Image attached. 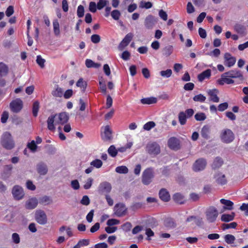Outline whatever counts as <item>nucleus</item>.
Here are the masks:
<instances>
[{"instance_id":"obj_1","label":"nucleus","mask_w":248,"mask_h":248,"mask_svg":"<svg viewBox=\"0 0 248 248\" xmlns=\"http://www.w3.org/2000/svg\"><path fill=\"white\" fill-rule=\"evenodd\" d=\"M218 214L217 208L213 206H209L204 212L205 220L209 223H214L216 221Z\"/></svg>"},{"instance_id":"obj_2","label":"nucleus","mask_w":248,"mask_h":248,"mask_svg":"<svg viewBox=\"0 0 248 248\" xmlns=\"http://www.w3.org/2000/svg\"><path fill=\"white\" fill-rule=\"evenodd\" d=\"M1 145L7 150H11L15 147V142L12 135L8 132L3 133L1 137Z\"/></svg>"},{"instance_id":"obj_3","label":"nucleus","mask_w":248,"mask_h":248,"mask_svg":"<svg viewBox=\"0 0 248 248\" xmlns=\"http://www.w3.org/2000/svg\"><path fill=\"white\" fill-rule=\"evenodd\" d=\"M219 138L222 142L230 143L234 140V135L231 129L224 128L220 131Z\"/></svg>"},{"instance_id":"obj_4","label":"nucleus","mask_w":248,"mask_h":248,"mask_svg":"<svg viewBox=\"0 0 248 248\" xmlns=\"http://www.w3.org/2000/svg\"><path fill=\"white\" fill-rule=\"evenodd\" d=\"M146 151L150 155L155 156L160 153V146L156 142H150L146 146Z\"/></svg>"},{"instance_id":"obj_5","label":"nucleus","mask_w":248,"mask_h":248,"mask_svg":"<svg viewBox=\"0 0 248 248\" xmlns=\"http://www.w3.org/2000/svg\"><path fill=\"white\" fill-rule=\"evenodd\" d=\"M154 177V172L153 169L149 168L145 170L142 175V182L145 185L150 184Z\"/></svg>"},{"instance_id":"obj_6","label":"nucleus","mask_w":248,"mask_h":248,"mask_svg":"<svg viewBox=\"0 0 248 248\" xmlns=\"http://www.w3.org/2000/svg\"><path fill=\"white\" fill-rule=\"evenodd\" d=\"M12 193L14 198L16 200L22 199L25 195L23 189L18 185H16L13 187Z\"/></svg>"},{"instance_id":"obj_7","label":"nucleus","mask_w":248,"mask_h":248,"mask_svg":"<svg viewBox=\"0 0 248 248\" xmlns=\"http://www.w3.org/2000/svg\"><path fill=\"white\" fill-rule=\"evenodd\" d=\"M36 221L41 225H44L47 222V217L45 212L42 210H37L35 213Z\"/></svg>"},{"instance_id":"obj_8","label":"nucleus","mask_w":248,"mask_h":248,"mask_svg":"<svg viewBox=\"0 0 248 248\" xmlns=\"http://www.w3.org/2000/svg\"><path fill=\"white\" fill-rule=\"evenodd\" d=\"M23 106V102L19 98L12 101L10 104L11 110L16 113L19 112L22 109Z\"/></svg>"},{"instance_id":"obj_9","label":"nucleus","mask_w":248,"mask_h":248,"mask_svg":"<svg viewBox=\"0 0 248 248\" xmlns=\"http://www.w3.org/2000/svg\"><path fill=\"white\" fill-rule=\"evenodd\" d=\"M54 115L56 116L55 124H63L67 123L69 120L68 114L65 112H62Z\"/></svg>"},{"instance_id":"obj_10","label":"nucleus","mask_w":248,"mask_h":248,"mask_svg":"<svg viewBox=\"0 0 248 248\" xmlns=\"http://www.w3.org/2000/svg\"><path fill=\"white\" fill-rule=\"evenodd\" d=\"M206 166V161L203 158L196 160L193 165V170L195 171H199L204 170Z\"/></svg>"},{"instance_id":"obj_11","label":"nucleus","mask_w":248,"mask_h":248,"mask_svg":"<svg viewBox=\"0 0 248 248\" xmlns=\"http://www.w3.org/2000/svg\"><path fill=\"white\" fill-rule=\"evenodd\" d=\"M207 93L209 96L210 101L215 103H218L219 101V98L218 97L219 91L217 89H209L207 91Z\"/></svg>"},{"instance_id":"obj_12","label":"nucleus","mask_w":248,"mask_h":248,"mask_svg":"<svg viewBox=\"0 0 248 248\" xmlns=\"http://www.w3.org/2000/svg\"><path fill=\"white\" fill-rule=\"evenodd\" d=\"M224 65L228 67H231L234 65L236 62V59L232 56L229 53H226L224 56Z\"/></svg>"},{"instance_id":"obj_13","label":"nucleus","mask_w":248,"mask_h":248,"mask_svg":"<svg viewBox=\"0 0 248 248\" xmlns=\"http://www.w3.org/2000/svg\"><path fill=\"white\" fill-rule=\"evenodd\" d=\"M111 186L107 182L101 183L98 186V191L100 193L108 194L111 190Z\"/></svg>"},{"instance_id":"obj_14","label":"nucleus","mask_w":248,"mask_h":248,"mask_svg":"<svg viewBox=\"0 0 248 248\" xmlns=\"http://www.w3.org/2000/svg\"><path fill=\"white\" fill-rule=\"evenodd\" d=\"M101 137L104 141H109L112 139V131L108 125L103 127V132H102Z\"/></svg>"},{"instance_id":"obj_15","label":"nucleus","mask_w":248,"mask_h":248,"mask_svg":"<svg viewBox=\"0 0 248 248\" xmlns=\"http://www.w3.org/2000/svg\"><path fill=\"white\" fill-rule=\"evenodd\" d=\"M133 35L132 33L127 34L118 46L120 50H122L131 41Z\"/></svg>"},{"instance_id":"obj_16","label":"nucleus","mask_w":248,"mask_h":248,"mask_svg":"<svg viewBox=\"0 0 248 248\" xmlns=\"http://www.w3.org/2000/svg\"><path fill=\"white\" fill-rule=\"evenodd\" d=\"M214 178L216 183L220 185H225L227 182L225 175L220 172H217L214 175Z\"/></svg>"},{"instance_id":"obj_17","label":"nucleus","mask_w":248,"mask_h":248,"mask_svg":"<svg viewBox=\"0 0 248 248\" xmlns=\"http://www.w3.org/2000/svg\"><path fill=\"white\" fill-rule=\"evenodd\" d=\"M125 211L126 208L123 203L116 204L114 207V213L118 217L124 215Z\"/></svg>"},{"instance_id":"obj_18","label":"nucleus","mask_w":248,"mask_h":248,"mask_svg":"<svg viewBox=\"0 0 248 248\" xmlns=\"http://www.w3.org/2000/svg\"><path fill=\"white\" fill-rule=\"evenodd\" d=\"M38 201L36 198L29 199L25 203V207L28 209H34L37 205Z\"/></svg>"},{"instance_id":"obj_19","label":"nucleus","mask_w":248,"mask_h":248,"mask_svg":"<svg viewBox=\"0 0 248 248\" xmlns=\"http://www.w3.org/2000/svg\"><path fill=\"white\" fill-rule=\"evenodd\" d=\"M169 147L173 150H177L179 148V141L175 137L170 138L168 142Z\"/></svg>"},{"instance_id":"obj_20","label":"nucleus","mask_w":248,"mask_h":248,"mask_svg":"<svg viewBox=\"0 0 248 248\" xmlns=\"http://www.w3.org/2000/svg\"><path fill=\"white\" fill-rule=\"evenodd\" d=\"M230 78L224 73L221 75V78L217 80V82L221 85H223L225 83L228 84H233L234 82V80Z\"/></svg>"},{"instance_id":"obj_21","label":"nucleus","mask_w":248,"mask_h":248,"mask_svg":"<svg viewBox=\"0 0 248 248\" xmlns=\"http://www.w3.org/2000/svg\"><path fill=\"white\" fill-rule=\"evenodd\" d=\"M56 116L54 115H51L48 117L47 120V128L52 131H54L55 130V125L57 124H55V120Z\"/></svg>"},{"instance_id":"obj_22","label":"nucleus","mask_w":248,"mask_h":248,"mask_svg":"<svg viewBox=\"0 0 248 248\" xmlns=\"http://www.w3.org/2000/svg\"><path fill=\"white\" fill-rule=\"evenodd\" d=\"M225 74L231 78H242L243 75L240 71L238 70H233L225 73Z\"/></svg>"},{"instance_id":"obj_23","label":"nucleus","mask_w":248,"mask_h":248,"mask_svg":"<svg viewBox=\"0 0 248 248\" xmlns=\"http://www.w3.org/2000/svg\"><path fill=\"white\" fill-rule=\"evenodd\" d=\"M37 170L40 175H46L48 171L46 165L44 163H39L37 165Z\"/></svg>"},{"instance_id":"obj_24","label":"nucleus","mask_w":248,"mask_h":248,"mask_svg":"<svg viewBox=\"0 0 248 248\" xmlns=\"http://www.w3.org/2000/svg\"><path fill=\"white\" fill-rule=\"evenodd\" d=\"M220 202L222 204L225 205L223 208L222 212L224 211L225 210H231L233 209V203L232 201L224 199H221Z\"/></svg>"},{"instance_id":"obj_25","label":"nucleus","mask_w":248,"mask_h":248,"mask_svg":"<svg viewBox=\"0 0 248 248\" xmlns=\"http://www.w3.org/2000/svg\"><path fill=\"white\" fill-rule=\"evenodd\" d=\"M159 198L164 202H168L170 200L169 192L165 188H162L159 193Z\"/></svg>"},{"instance_id":"obj_26","label":"nucleus","mask_w":248,"mask_h":248,"mask_svg":"<svg viewBox=\"0 0 248 248\" xmlns=\"http://www.w3.org/2000/svg\"><path fill=\"white\" fill-rule=\"evenodd\" d=\"M155 20L154 16H148L145 20V25L148 29H151L155 25Z\"/></svg>"},{"instance_id":"obj_27","label":"nucleus","mask_w":248,"mask_h":248,"mask_svg":"<svg viewBox=\"0 0 248 248\" xmlns=\"http://www.w3.org/2000/svg\"><path fill=\"white\" fill-rule=\"evenodd\" d=\"M211 75V71L210 69H207L202 72L198 76V80L202 82L204 79L209 78Z\"/></svg>"},{"instance_id":"obj_28","label":"nucleus","mask_w":248,"mask_h":248,"mask_svg":"<svg viewBox=\"0 0 248 248\" xmlns=\"http://www.w3.org/2000/svg\"><path fill=\"white\" fill-rule=\"evenodd\" d=\"M53 27L54 34L56 36H59L60 35V24L57 19H54L53 21Z\"/></svg>"},{"instance_id":"obj_29","label":"nucleus","mask_w":248,"mask_h":248,"mask_svg":"<svg viewBox=\"0 0 248 248\" xmlns=\"http://www.w3.org/2000/svg\"><path fill=\"white\" fill-rule=\"evenodd\" d=\"M9 72L8 66L4 62H0V76L3 77L7 75Z\"/></svg>"},{"instance_id":"obj_30","label":"nucleus","mask_w":248,"mask_h":248,"mask_svg":"<svg viewBox=\"0 0 248 248\" xmlns=\"http://www.w3.org/2000/svg\"><path fill=\"white\" fill-rule=\"evenodd\" d=\"M235 213L232 212L231 214H224L221 216V220L224 222H229L234 219Z\"/></svg>"},{"instance_id":"obj_31","label":"nucleus","mask_w":248,"mask_h":248,"mask_svg":"<svg viewBox=\"0 0 248 248\" xmlns=\"http://www.w3.org/2000/svg\"><path fill=\"white\" fill-rule=\"evenodd\" d=\"M210 131V127L208 125H204L201 130L202 136L204 139H208L209 138Z\"/></svg>"},{"instance_id":"obj_32","label":"nucleus","mask_w":248,"mask_h":248,"mask_svg":"<svg viewBox=\"0 0 248 248\" xmlns=\"http://www.w3.org/2000/svg\"><path fill=\"white\" fill-rule=\"evenodd\" d=\"M63 94V90L57 85L56 88L52 91V94L53 96L57 97H61Z\"/></svg>"},{"instance_id":"obj_33","label":"nucleus","mask_w":248,"mask_h":248,"mask_svg":"<svg viewBox=\"0 0 248 248\" xmlns=\"http://www.w3.org/2000/svg\"><path fill=\"white\" fill-rule=\"evenodd\" d=\"M141 103L143 104H152L156 103L157 102V99L155 97H152L149 98H145L141 99Z\"/></svg>"},{"instance_id":"obj_34","label":"nucleus","mask_w":248,"mask_h":248,"mask_svg":"<svg viewBox=\"0 0 248 248\" xmlns=\"http://www.w3.org/2000/svg\"><path fill=\"white\" fill-rule=\"evenodd\" d=\"M173 198L176 202L180 204L184 203L185 201L184 196L180 193L175 194Z\"/></svg>"},{"instance_id":"obj_35","label":"nucleus","mask_w":248,"mask_h":248,"mask_svg":"<svg viewBox=\"0 0 248 248\" xmlns=\"http://www.w3.org/2000/svg\"><path fill=\"white\" fill-rule=\"evenodd\" d=\"M39 202L42 205H46L52 203V200L49 197L45 196L40 199Z\"/></svg>"},{"instance_id":"obj_36","label":"nucleus","mask_w":248,"mask_h":248,"mask_svg":"<svg viewBox=\"0 0 248 248\" xmlns=\"http://www.w3.org/2000/svg\"><path fill=\"white\" fill-rule=\"evenodd\" d=\"M224 239L226 243L228 244H232L235 240V237L232 234H228L224 236Z\"/></svg>"},{"instance_id":"obj_37","label":"nucleus","mask_w":248,"mask_h":248,"mask_svg":"<svg viewBox=\"0 0 248 248\" xmlns=\"http://www.w3.org/2000/svg\"><path fill=\"white\" fill-rule=\"evenodd\" d=\"M187 118H188L186 117V114L184 113V112L181 111L179 113L178 119L181 125H184L186 123Z\"/></svg>"},{"instance_id":"obj_38","label":"nucleus","mask_w":248,"mask_h":248,"mask_svg":"<svg viewBox=\"0 0 248 248\" xmlns=\"http://www.w3.org/2000/svg\"><path fill=\"white\" fill-rule=\"evenodd\" d=\"M89 244V239H81L80 240L78 244L76 245L73 248H80L81 247L88 246Z\"/></svg>"},{"instance_id":"obj_39","label":"nucleus","mask_w":248,"mask_h":248,"mask_svg":"<svg viewBox=\"0 0 248 248\" xmlns=\"http://www.w3.org/2000/svg\"><path fill=\"white\" fill-rule=\"evenodd\" d=\"M115 171L120 174H126L128 172V168L125 166H119L116 168Z\"/></svg>"},{"instance_id":"obj_40","label":"nucleus","mask_w":248,"mask_h":248,"mask_svg":"<svg viewBox=\"0 0 248 248\" xmlns=\"http://www.w3.org/2000/svg\"><path fill=\"white\" fill-rule=\"evenodd\" d=\"M108 154L112 157H115L118 153V150L114 145H111L108 150Z\"/></svg>"},{"instance_id":"obj_41","label":"nucleus","mask_w":248,"mask_h":248,"mask_svg":"<svg viewBox=\"0 0 248 248\" xmlns=\"http://www.w3.org/2000/svg\"><path fill=\"white\" fill-rule=\"evenodd\" d=\"M234 30L238 33L243 34L246 31V28L242 25L236 24L234 27Z\"/></svg>"},{"instance_id":"obj_42","label":"nucleus","mask_w":248,"mask_h":248,"mask_svg":"<svg viewBox=\"0 0 248 248\" xmlns=\"http://www.w3.org/2000/svg\"><path fill=\"white\" fill-rule=\"evenodd\" d=\"M76 85L78 87H80L82 91L84 92L87 86V83L86 81L83 80V78H80L77 82Z\"/></svg>"},{"instance_id":"obj_43","label":"nucleus","mask_w":248,"mask_h":248,"mask_svg":"<svg viewBox=\"0 0 248 248\" xmlns=\"http://www.w3.org/2000/svg\"><path fill=\"white\" fill-rule=\"evenodd\" d=\"M102 164L103 163L102 161L98 159L93 160L90 163L91 166H92L93 167H95L97 169L101 168L102 166Z\"/></svg>"},{"instance_id":"obj_44","label":"nucleus","mask_w":248,"mask_h":248,"mask_svg":"<svg viewBox=\"0 0 248 248\" xmlns=\"http://www.w3.org/2000/svg\"><path fill=\"white\" fill-rule=\"evenodd\" d=\"M39 109V103L36 101L34 102L32 107V113L34 117H36L38 114V112Z\"/></svg>"},{"instance_id":"obj_45","label":"nucleus","mask_w":248,"mask_h":248,"mask_svg":"<svg viewBox=\"0 0 248 248\" xmlns=\"http://www.w3.org/2000/svg\"><path fill=\"white\" fill-rule=\"evenodd\" d=\"M152 3L150 1H141L140 3V7L141 8L149 9L152 7Z\"/></svg>"},{"instance_id":"obj_46","label":"nucleus","mask_w":248,"mask_h":248,"mask_svg":"<svg viewBox=\"0 0 248 248\" xmlns=\"http://www.w3.org/2000/svg\"><path fill=\"white\" fill-rule=\"evenodd\" d=\"M27 147L33 153H34L36 151L37 148L34 140H32L31 142L28 143L27 144Z\"/></svg>"},{"instance_id":"obj_47","label":"nucleus","mask_w":248,"mask_h":248,"mask_svg":"<svg viewBox=\"0 0 248 248\" xmlns=\"http://www.w3.org/2000/svg\"><path fill=\"white\" fill-rule=\"evenodd\" d=\"M109 2L106 0H99L97 4V8L99 10L102 9L108 4Z\"/></svg>"},{"instance_id":"obj_48","label":"nucleus","mask_w":248,"mask_h":248,"mask_svg":"<svg viewBox=\"0 0 248 248\" xmlns=\"http://www.w3.org/2000/svg\"><path fill=\"white\" fill-rule=\"evenodd\" d=\"M223 163V161L221 158L217 157L215 159L213 163V167L214 168H218L222 165Z\"/></svg>"},{"instance_id":"obj_49","label":"nucleus","mask_w":248,"mask_h":248,"mask_svg":"<svg viewBox=\"0 0 248 248\" xmlns=\"http://www.w3.org/2000/svg\"><path fill=\"white\" fill-rule=\"evenodd\" d=\"M173 51V47L172 46H166L163 49L164 54L166 56H169Z\"/></svg>"},{"instance_id":"obj_50","label":"nucleus","mask_w":248,"mask_h":248,"mask_svg":"<svg viewBox=\"0 0 248 248\" xmlns=\"http://www.w3.org/2000/svg\"><path fill=\"white\" fill-rule=\"evenodd\" d=\"M194 117L195 119L198 121H204L206 118L205 114L203 112L197 113Z\"/></svg>"},{"instance_id":"obj_51","label":"nucleus","mask_w":248,"mask_h":248,"mask_svg":"<svg viewBox=\"0 0 248 248\" xmlns=\"http://www.w3.org/2000/svg\"><path fill=\"white\" fill-rule=\"evenodd\" d=\"M193 99L195 102H203L206 99V97L202 94H199L194 96Z\"/></svg>"},{"instance_id":"obj_52","label":"nucleus","mask_w":248,"mask_h":248,"mask_svg":"<svg viewBox=\"0 0 248 248\" xmlns=\"http://www.w3.org/2000/svg\"><path fill=\"white\" fill-rule=\"evenodd\" d=\"M155 124L154 122H153V121L149 122L146 123L143 125V129L145 130L149 131L150 129H151L152 128L154 127L155 126Z\"/></svg>"},{"instance_id":"obj_53","label":"nucleus","mask_w":248,"mask_h":248,"mask_svg":"<svg viewBox=\"0 0 248 248\" xmlns=\"http://www.w3.org/2000/svg\"><path fill=\"white\" fill-rule=\"evenodd\" d=\"M202 222V218H198L195 216H190L188 217L186 219V222H194L197 223V222Z\"/></svg>"},{"instance_id":"obj_54","label":"nucleus","mask_w":248,"mask_h":248,"mask_svg":"<svg viewBox=\"0 0 248 248\" xmlns=\"http://www.w3.org/2000/svg\"><path fill=\"white\" fill-rule=\"evenodd\" d=\"M160 75L165 78H169L172 75V71L171 69H167L165 71H161L160 72Z\"/></svg>"},{"instance_id":"obj_55","label":"nucleus","mask_w":248,"mask_h":248,"mask_svg":"<svg viewBox=\"0 0 248 248\" xmlns=\"http://www.w3.org/2000/svg\"><path fill=\"white\" fill-rule=\"evenodd\" d=\"M45 62V60L43 59L41 56L38 55L37 56L36 62L41 68H43L45 67L44 63Z\"/></svg>"},{"instance_id":"obj_56","label":"nucleus","mask_w":248,"mask_h":248,"mask_svg":"<svg viewBox=\"0 0 248 248\" xmlns=\"http://www.w3.org/2000/svg\"><path fill=\"white\" fill-rule=\"evenodd\" d=\"M121 13L117 10H114L111 13V16L114 20H117L119 19Z\"/></svg>"},{"instance_id":"obj_57","label":"nucleus","mask_w":248,"mask_h":248,"mask_svg":"<svg viewBox=\"0 0 248 248\" xmlns=\"http://www.w3.org/2000/svg\"><path fill=\"white\" fill-rule=\"evenodd\" d=\"M237 226L236 222H233L230 224H223L222 225L223 230L228 229L230 228H235Z\"/></svg>"},{"instance_id":"obj_58","label":"nucleus","mask_w":248,"mask_h":248,"mask_svg":"<svg viewBox=\"0 0 248 248\" xmlns=\"http://www.w3.org/2000/svg\"><path fill=\"white\" fill-rule=\"evenodd\" d=\"M93 181V178H89L86 180V181L85 182V184L83 186L84 188L85 189H89L91 187V186L92 185Z\"/></svg>"},{"instance_id":"obj_59","label":"nucleus","mask_w":248,"mask_h":248,"mask_svg":"<svg viewBox=\"0 0 248 248\" xmlns=\"http://www.w3.org/2000/svg\"><path fill=\"white\" fill-rule=\"evenodd\" d=\"M84 14V8L82 5H79L78 7L77 15L79 17L83 16Z\"/></svg>"},{"instance_id":"obj_60","label":"nucleus","mask_w":248,"mask_h":248,"mask_svg":"<svg viewBox=\"0 0 248 248\" xmlns=\"http://www.w3.org/2000/svg\"><path fill=\"white\" fill-rule=\"evenodd\" d=\"M91 40L93 43H98L100 40V36L98 34H93L91 36Z\"/></svg>"},{"instance_id":"obj_61","label":"nucleus","mask_w":248,"mask_h":248,"mask_svg":"<svg viewBox=\"0 0 248 248\" xmlns=\"http://www.w3.org/2000/svg\"><path fill=\"white\" fill-rule=\"evenodd\" d=\"M12 238L13 242L15 244H18L20 243V237L17 233H14L12 234Z\"/></svg>"},{"instance_id":"obj_62","label":"nucleus","mask_w":248,"mask_h":248,"mask_svg":"<svg viewBox=\"0 0 248 248\" xmlns=\"http://www.w3.org/2000/svg\"><path fill=\"white\" fill-rule=\"evenodd\" d=\"M90 201L88 197V196L85 195L83 196L81 201L80 203L84 205H88L90 204Z\"/></svg>"},{"instance_id":"obj_63","label":"nucleus","mask_w":248,"mask_h":248,"mask_svg":"<svg viewBox=\"0 0 248 248\" xmlns=\"http://www.w3.org/2000/svg\"><path fill=\"white\" fill-rule=\"evenodd\" d=\"M186 11L188 14L193 13L195 11L194 7L190 2H188L187 4Z\"/></svg>"},{"instance_id":"obj_64","label":"nucleus","mask_w":248,"mask_h":248,"mask_svg":"<svg viewBox=\"0 0 248 248\" xmlns=\"http://www.w3.org/2000/svg\"><path fill=\"white\" fill-rule=\"evenodd\" d=\"M97 5L94 2H91L89 4V10L93 13L96 11Z\"/></svg>"}]
</instances>
